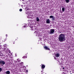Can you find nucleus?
<instances>
[{"label":"nucleus","mask_w":74,"mask_h":74,"mask_svg":"<svg viewBox=\"0 0 74 74\" xmlns=\"http://www.w3.org/2000/svg\"><path fill=\"white\" fill-rule=\"evenodd\" d=\"M4 51H5L6 53H7V51L6 50V49H5L3 50Z\"/></svg>","instance_id":"obj_13"},{"label":"nucleus","mask_w":74,"mask_h":74,"mask_svg":"<svg viewBox=\"0 0 74 74\" xmlns=\"http://www.w3.org/2000/svg\"><path fill=\"white\" fill-rule=\"evenodd\" d=\"M23 58H24V59H25V58H27V57L24 56L23 57Z\"/></svg>","instance_id":"obj_16"},{"label":"nucleus","mask_w":74,"mask_h":74,"mask_svg":"<svg viewBox=\"0 0 74 74\" xmlns=\"http://www.w3.org/2000/svg\"><path fill=\"white\" fill-rule=\"evenodd\" d=\"M69 1H70V0H65V1L66 3H69Z\"/></svg>","instance_id":"obj_11"},{"label":"nucleus","mask_w":74,"mask_h":74,"mask_svg":"<svg viewBox=\"0 0 74 74\" xmlns=\"http://www.w3.org/2000/svg\"><path fill=\"white\" fill-rule=\"evenodd\" d=\"M58 40L61 42H63L65 41V34H61L59 36L58 38Z\"/></svg>","instance_id":"obj_1"},{"label":"nucleus","mask_w":74,"mask_h":74,"mask_svg":"<svg viewBox=\"0 0 74 74\" xmlns=\"http://www.w3.org/2000/svg\"><path fill=\"white\" fill-rule=\"evenodd\" d=\"M27 71H28V70H26V73H27V72H28Z\"/></svg>","instance_id":"obj_21"},{"label":"nucleus","mask_w":74,"mask_h":74,"mask_svg":"<svg viewBox=\"0 0 74 74\" xmlns=\"http://www.w3.org/2000/svg\"><path fill=\"white\" fill-rule=\"evenodd\" d=\"M60 56V54L59 53H58L56 55V57H57L58 58V57H59Z\"/></svg>","instance_id":"obj_7"},{"label":"nucleus","mask_w":74,"mask_h":74,"mask_svg":"<svg viewBox=\"0 0 74 74\" xmlns=\"http://www.w3.org/2000/svg\"><path fill=\"white\" fill-rule=\"evenodd\" d=\"M2 71V69L1 68H0V72Z\"/></svg>","instance_id":"obj_14"},{"label":"nucleus","mask_w":74,"mask_h":74,"mask_svg":"<svg viewBox=\"0 0 74 74\" xmlns=\"http://www.w3.org/2000/svg\"><path fill=\"white\" fill-rule=\"evenodd\" d=\"M24 27H26V25H25L24 26Z\"/></svg>","instance_id":"obj_20"},{"label":"nucleus","mask_w":74,"mask_h":74,"mask_svg":"<svg viewBox=\"0 0 74 74\" xmlns=\"http://www.w3.org/2000/svg\"><path fill=\"white\" fill-rule=\"evenodd\" d=\"M30 27H31V28H33V27H32V26H31Z\"/></svg>","instance_id":"obj_22"},{"label":"nucleus","mask_w":74,"mask_h":74,"mask_svg":"<svg viewBox=\"0 0 74 74\" xmlns=\"http://www.w3.org/2000/svg\"><path fill=\"white\" fill-rule=\"evenodd\" d=\"M53 17V16H49V18H52Z\"/></svg>","instance_id":"obj_12"},{"label":"nucleus","mask_w":74,"mask_h":74,"mask_svg":"<svg viewBox=\"0 0 74 74\" xmlns=\"http://www.w3.org/2000/svg\"><path fill=\"white\" fill-rule=\"evenodd\" d=\"M64 7H63L62 8V12H64Z\"/></svg>","instance_id":"obj_10"},{"label":"nucleus","mask_w":74,"mask_h":74,"mask_svg":"<svg viewBox=\"0 0 74 74\" xmlns=\"http://www.w3.org/2000/svg\"><path fill=\"white\" fill-rule=\"evenodd\" d=\"M6 74H10V72L9 71H6Z\"/></svg>","instance_id":"obj_9"},{"label":"nucleus","mask_w":74,"mask_h":74,"mask_svg":"<svg viewBox=\"0 0 74 74\" xmlns=\"http://www.w3.org/2000/svg\"><path fill=\"white\" fill-rule=\"evenodd\" d=\"M19 11L20 12H21V11H22V9H20L19 10Z\"/></svg>","instance_id":"obj_15"},{"label":"nucleus","mask_w":74,"mask_h":74,"mask_svg":"<svg viewBox=\"0 0 74 74\" xmlns=\"http://www.w3.org/2000/svg\"><path fill=\"white\" fill-rule=\"evenodd\" d=\"M54 32H55V29H51L50 30L49 33L50 34H53Z\"/></svg>","instance_id":"obj_2"},{"label":"nucleus","mask_w":74,"mask_h":74,"mask_svg":"<svg viewBox=\"0 0 74 74\" xmlns=\"http://www.w3.org/2000/svg\"><path fill=\"white\" fill-rule=\"evenodd\" d=\"M41 68L42 69H45V66L44 65H43L42 64H41Z\"/></svg>","instance_id":"obj_6"},{"label":"nucleus","mask_w":74,"mask_h":74,"mask_svg":"<svg viewBox=\"0 0 74 74\" xmlns=\"http://www.w3.org/2000/svg\"><path fill=\"white\" fill-rule=\"evenodd\" d=\"M13 44H15V42H14Z\"/></svg>","instance_id":"obj_24"},{"label":"nucleus","mask_w":74,"mask_h":74,"mask_svg":"<svg viewBox=\"0 0 74 74\" xmlns=\"http://www.w3.org/2000/svg\"><path fill=\"white\" fill-rule=\"evenodd\" d=\"M22 63H23V62H22Z\"/></svg>","instance_id":"obj_26"},{"label":"nucleus","mask_w":74,"mask_h":74,"mask_svg":"<svg viewBox=\"0 0 74 74\" xmlns=\"http://www.w3.org/2000/svg\"><path fill=\"white\" fill-rule=\"evenodd\" d=\"M52 19L53 21L54 19H55V17H53V18H52Z\"/></svg>","instance_id":"obj_17"},{"label":"nucleus","mask_w":74,"mask_h":74,"mask_svg":"<svg viewBox=\"0 0 74 74\" xmlns=\"http://www.w3.org/2000/svg\"><path fill=\"white\" fill-rule=\"evenodd\" d=\"M73 55L74 56V53L73 54Z\"/></svg>","instance_id":"obj_25"},{"label":"nucleus","mask_w":74,"mask_h":74,"mask_svg":"<svg viewBox=\"0 0 74 74\" xmlns=\"http://www.w3.org/2000/svg\"><path fill=\"white\" fill-rule=\"evenodd\" d=\"M19 61H19V60H18V62H19Z\"/></svg>","instance_id":"obj_27"},{"label":"nucleus","mask_w":74,"mask_h":74,"mask_svg":"<svg viewBox=\"0 0 74 74\" xmlns=\"http://www.w3.org/2000/svg\"><path fill=\"white\" fill-rule=\"evenodd\" d=\"M46 23L47 24L50 23V20L49 19H47L46 20Z\"/></svg>","instance_id":"obj_5"},{"label":"nucleus","mask_w":74,"mask_h":74,"mask_svg":"<svg viewBox=\"0 0 74 74\" xmlns=\"http://www.w3.org/2000/svg\"><path fill=\"white\" fill-rule=\"evenodd\" d=\"M5 62L4 61L1 60H0V64H3V65H4L5 64Z\"/></svg>","instance_id":"obj_3"},{"label":"nucleus","mask_w":74,"mask_h":74,"mask_svg":"<svg viewBox=\"0 0 74 74\" xmlns=\"http://www.w3.org/2000/svg\"><path fill=\"white\" fill-rule=\"evenodd\" d=\"M44 48L46 49V50H48V51H50V49H49V48H48V47L47 46H45L44 47Z\"/></svg>","instance_id":"obj_4"},{"label":"nucleus","mask_w":74,"mask_h":74,"mask_svg":"<svg viewBox=\"0 0 74 74\" xmlns=\"http://www.w3.org/2000/svg\"><path fill=\"white\" fill-rule=\"evenodd\" d=\"M36 21L37 22H39V21H40V19H39L38 17H36Z\"/></svg>","instance_id":"obj_8"},{"label":"nucleus","mask_w":74,"mask_h":74,"mask_svg":"<svg viewBox=\"0 0 74 74\" xmlns=\"http://www.w3.org/2000/svg\"><path fill=\"white\" fill-rule=\"evenodd\" d=\"M1 56H3V54H2V55H1Z\"/></svg>","instance_id":"obj_23"},{"label":"nucleus","mask_w":74,"mask_h":74,"mask_svg":"<svg viewBox=\"0 0 74 74\" xmlns=\"http://www.w3.org/2000/svg\"><path fill=\"white\" fill-rule=\"evenodd\" d=\"M62 69H63L64 70V69H65V68H64V67H63L62 68Z\"/></svg>","instance_id":"obj_19"},{"label":"nucleus","mask_w":74,"mask_h":74,"mask_svg":"<svg viewBox=\"0 0 74 74\" xmlns=\"http://www.w3.org/2000/svg\"><path fill=\"white\" fill-rule=\"evenodd\" d=\"M3 46H4V47H6V45H5V44Z\"/></svg>","instance_id":"obj_18"}]
</instances>
